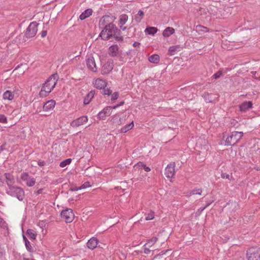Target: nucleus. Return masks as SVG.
<instances>
[{"label":"nucleus","instance_id":"8fccbe9b","mask_svg":"<svg viewBox=\"0 0 260 260\" xmlns=\"http://www.w3.org/2000/svg\"><path fill=\"white\" fill-rule=\"evenodd\" d=\"M160 255H156L154 258H153V260H154L156 258H159L160 257Z\"/></svg>","mask_w":260,"mask_h":260},{"label":"nucleus","instance_id":"864d4df0","mask_svg":"<svg viewBox=\"0 0 260 260\" xmlns=\"http://www.w3.org/2000/svg\"><path fill=\"white\" fill-rule=\"evenodd\" d=\"M124 102H121L120 103V104H119V105H119V106H121V105H123V104H124Z\"/></svg>","mask_w":260,"mask_h":260},{"label":"nucleus","instance_id":"2f4dec72","mask_svg":"<svg viewBox=\"0 0 260 260\" xmlns=\"http://www.w3.org/2000/svg\"><path fill=\"white\" fill-rule=\"evenodd\" d=\"M157 238L155 237H152L145 245V246L151 248L157 242Z\"/></svg>","mask_w":260,"mask_h":260},{"label":"nucleus","instance_id":"1a4fd4ad","mask_svg":"<svg viewBox=\"0 0 260 260\" xmlns=\"http://www.w3.org/2000/svg\"><path fill=\"white\" fill-rule=\"evenodd\" d=\"M38 23L37 22H31L28 26L25 35L27 38H32L34 37L38 31Z\"/></svg>","mask_w":260,"mask_h":260},{"label":"nucleus","instance_id":"37998d69","mask_svg":"<svg viewBox=\"0 0 260 260\" xmlns=\"http://www.w3.org/2000/svg\"><path fill=\"white\" fill-rule=\"evenodd\" d=\"M6 222L5 221L0 217V227L1 228H5L6 226Z\"/></svg>","mask_w":260,"mask_h":260},{"label":"nucleus","instance_id":"7c9ffc66","mask_svg":"<svg viewBox=\"0 0 260 260\" xmlns=\"http://www.w3.org/2000/svg\"><path fill=\"white\" fill-rule=\"evenodd\" d=\"M26 234L30 239L35 240L37 236L36 232L32 229H28L27 230Z\"/></svg>","mask_w":260,"mask_h":260},{"label":"nucleus","instance_id":"c9c22d12","mask_svg":"<svg viewBox=\"0 0 260 260\" xmlns=\"http://www.w3.org/2000/svg\"><path fill=\"white\" fill-rule=\"evenodd\" d=\"M196 30L198 31L207 32L208 31V29L202 25H197L196 26Z\"/></svg>","mask_w":260,"mask_h":260},{"label":"nucleus","instance_id":"e433bc0d","mask_svg":"<svg viewBox=\"0 0 260 260\" xmlns=\"http://www.w3.org/2000/svg\"><path fill=\"white\" fill-rule=\"evenodd\" d=\"M202 193V189L201 188L194 189L190 192V194H192V195H194V194L201 195Z\"/></svg>","mask_w":260,"mask_h":260},{"label":"nucleus","instance_id":"6e6552de","mask_svg":"<svg viewBox=\"0 0 260 260\" xmlns=\"http://www.w3.org/2000/svg\"><path fill=\"white\" fill-rule=\"evenodd\" d=\"M119 107V105L114 106H108L104 108L98 114V118L101 120H105L106 117L110 116L113 109H115Z\"/></svg>","mask_w":260,"mask_h":260},{"label":"nucleus","instance_id":"9b49d317","mask_svg":"<svg viewBox=\"0 0 260 260\" xmlns=\"http://www.w3.org/2000/svg\"><path fill=\"white\" fill-rule=\"evenodd\" d=\"M61 218L67 223L73 221L75 218L74 214L71 209H67L61 213Z\"/></svg>","mask_w":260,"mask_h":260},{"label":"nucleus","instance_id":"603ef678","mask_svg":"<svg viewBox=\"0 0 260 260\" xmlns=\"http://www.w3.org/2000/svg\"><path fill=\"white\" fill-rule=\"evenodd\" d=\"M23 260H35V259H29V258H25V257H24V258H23Z\"/></svg>","mask_w":260,"mask_h":260},{"label":"nucleus","instance_id":"473e14b6","mask_svg":"<svg viewBox=\"0 0 260 260\" xmlns=\"http://www.w3.org/2000/svg\"><path fill=\"white\" fill-rule=\"evenodd\" d=\"M143 16L144 12L140 10L139 11L138 14L136 15L135 19L137 22H140L143 18Z\"/></svg>","mask_w":260,"mask_h":260},{"label":"nucleus","instance_id":"4be33fe9","mask_svg":"<svg viewBox=\"0 0 260 260\" xmlns=\"http://www.w3.org/2000/svg\"><path fill=\"white\" fill-rule=\"evenodd\" d=\"M14 94L13 92L10 90L6 91L3 96V98L4 100L12 101L14 99Z\"/></svg>","mask_w":260,"mask_h":260},{"label":"nucleus","instance_id":"423d86ee","mask_svg":"<svg viewBox=\"0 0 260 260\" xmlns=\"http://www.w3.org/2000/svg\"><path fill=\"white\" fill-rule=\"evenodd\" d=\"M9 193L12 196L16 197L20 201L23 200L24 196L23 190L16 186L9 187Z\"/></svg>","mask_w":260,"mask_h":260},{"label":"nucleus","instance_id":"ea45409f","mask_svg":"<svg viewBox=\"0 0 260 260\" xmlns=\"http://www.w3.org/2000/svg\"><path fill=\"white\" fill-rule=\"evenodd\" d=\"M140 165L143 167V168L144 169V170L146 171V172H149L150 171V168L148 167H147L145 165L142 164H140V163H138L137 165L135 166V167L137 166H140Z\"/></svg>","mask_w":260,"mask_h":260},{"label":"nucleus","instance_id":"cd10ccee","mask_svg":"<svg viewBox=\"0 0 260 260\" xmlns=\"http://www.w3.org/2000/svg\"><path fill=\"white\" fill-rule=\"evenodd\" d=\"M158 29L155 27H148L145 32L148 35H154L157 32Z\"/></svg>","mask_w":260,"mask_h":260},{"label":"nucleus","instance_id":"f3484780","mask_svg":"<svg viewBox=\"0 0 260 260\" xmlns=\"http://www.w3.org/2000/svg\"><path fill=\"white\" fill-rule=\"evenodd\" d=\"M252 103L251 102H244L239 106L240 111L241 112H246L252 108Z\"/></svg>","mask_w":260,"mask_h":260},{"label":"nucleus","instance_id":"a211bd4d","mask_svg":"<svg viewBox=\"0 0 260 260\" xmlns=\"http://www.w3.org/2000/svg\"><path fill=\"white\" fill-rule=\"evenodd\" d=\"M55 105L54 100H50L45 103L43 106V110L46 112L50 111L53 109Z\"/></svg>","mask_w":260,"mask_h":260},{"label":"nucleus","instance_id":"a878e982","mask_svg":"<svg viewBox=\"0 0 260 260\" xmlns=\"http://www.w3.org/2000/svg\"><path fill=\"white\" fill-rule=\"evenodd\" d=\"M175 29L173 27H168L163 31L162 35L165 37H169L174 34Z\"/></svg>","mask_w":260,"mask_h":260},{"label":"nucleus","instance_id":"2eb2a0df","mask_svg":"<svg viewBox=\"0 0 260 260\" xmlns=\"http://www.w3.org/2000/svg\"><path fill=\"white\" fill-rule=\"evenodd\" d=\"M86 65L87 68L93 72L97 71V67L95 64V59L93 57L88 56L86 59Z\"/></svg>","mask_w":260,"mask_h":260},{"label":"nucleus","instance_id":"dca6fc26","mask_svg":"<svg viewBox=\"0 0 260 260\" xmlns=\"http://www.w3.org/2000/svg\"><path fill=\"white\" fill-rule=\"evenodd\" d=\"M88 121V117L86 116H81L73 120L71 125L73 127H78L86 123Z\"/></svg>","mask_w":260,"mask_h":260},{"label":"nucleus","instance_id":"0eeeda50","mask_svg":"<svg viewBox=\"0 0 260 260\" xmlns=\"http://www.w3.org/2000/svg\"><path fill=\"white\" fill-rule=\"evenodd\" d=\"M248 260H260V248L258 247H251L247 252Z\"/></svg>","mask_w":260,"mask_h":260},{"label":"nucleus","instance_id":"ddd939ff","mask_svg":"<svg viewBox=\"0 0 260 260\" xmlns=\"http://www.w3.org/2000/svg\"><path fill=\"white\" fill-rule=\"evenodd\" d=\"M20 178L22 181H25V184L28 186H32L36 183L35 178L29 176L27 173L25 172L20 175Z\"/></svg>","mask_w":260,"mask_h":260},{"label":"nucleus","instance_id":"4468645a","mask_svg":"<svg viewBox=\"0 0 260 260\" xmlns=\"http://www.w3.org/2000/svg\"><path fill=\"white\" fill-rule=\"evenodd\" d=\"M113 61L109 60L103 65L101 72L103 75H106L110 73L113 69Z\"/></svg>","mask_w":260,"mask_h":260},{"label":"nucleus","instance_id":"aec40b11","mask_svg":"<svg viewBox=\"0 0 260 260\" xmlns=\"http://www.w3.org/2000/svg\"><path fill=\"white\" fill-rule=\"evenodd\" d=\"M127 20L128 16L126 14L121 15L119 17V22L118 25L123 30L126 29V27H123V25L126 23V22L127 21Z\"/></svg>","mask_w":260,"mask_h":260},{"label":"nucleus","instance_id":"de8ad7c7","mask_svg":"<svg viewBox=\"0 0 260 260\" xmlns=\"http://www.w3.org/2000/svg\"><path fill=\"white\" fill-rule=\"evenodd\" d=\"M3 177L2 176L0 175V185H3Z\"/></svg>","mask_w":260,"mask_h":260},{"label":"nucleus","instance_id":"79ce46f5","mask_svg":"<svg viewBox=\"0 0 260 260\" xmlns=\"http://www.w3.org/2000/svg\"><path fill=\"white\" fill-rule=\"evenodd\" d=\"M91 185L89 184V182H85L83 184H82L80 187V189H85L86 188H87V187H90Z\"/></svg>","mask_w":260,"mask_h":260},{"label":"nucleus","instance_id":"b1692460","mask_svg":"<svg viewBox=\"0 0 260 260\" xmlns=\"http://www.w3.org/2000/svg\"><path fill=\"white\" fill-rule=\"evenodd\" d=\"M134 121H132L129 124H127V125L124 126L123 127H122L120 129V132L121 133H125L127 132H128V131L133 129L134 128Z\"/></svg>","mask_w":260,"mask_h":260},{"label":"nucleus","instance_id":"39448f33","mask_svg":"<svg viewBox=\"0 0 260 260\" xmlns=\"http://www.w3.org/2000/svg\"><path fill=\"white\" fill-rule=\"evenodd\" d=\"M115 25L105 27L100 33V36L103 40H107L115 34Z\"/></svg>","mask_w":260,"mask_h":260},{"label":"nucleus","instance_id":"72a5a7b5","mask_svg":"<svg viewBox=\"0 0 260 260\" xmlns=\"http://www.w3.org/2000/svg\"><path fill=\"white\" fill-rule=\"evenodd\" d=\"M71 161L72 159L71 158L66 159L60 163L59 166L61 168H64L66 166L70 164Z\"/></svg>","mask_w":260,"mask_h":260},{"label":"nucleus","instance_id":"4c0bfd02","mask_svg":"<svg viewBox=\"0 0 260 260\" xmlns=\"http://www.w3.org/2000/svg\"><path fill=\"white\" fill-rule=\"evenodd\" d=\"M111 100L114 101L118 98L119 94L118 92H115L113 94L111 93Z\"/></svg>","mask_w":260,"mask_h":260},{"label":"nucleus","instance_id":"58836bf2","mask_svg":"<svg viewBox=\"0 0 260 260\" xmlns=\"http://www.w3.org/2000/svg\"><path fill=\"white\" fill-rule=\"evenodd\" d=\"M7 122V117L4 115H0V123H6Z\"/></svg>","mask_w":260,"mask_h":260},{"label":"nucleus","instance_id":"c03bdc74","mask_svg":"<svg viewBox=\"0 0 260 260\" xmlns=\"http://www.w3.org/2000/svg\"><path fill=\"white\" fill-rule=\"evenodd\" d=\"M222 75V72L221 71H218L216 73H215L213 76H214V78L215 79H217L219 78Z\"/></svg>","mask_w":260,"mask_h":260},{"label":"nucleus","instance_id":"f704fd0d","mask_svg":"<svg viewBox=\"0 0 260 260\" xmlns=\"http://www.w3.org/2000/svg\"><path fill=\"white\" fill-rule=\"evenodd\" d=\"M154 218V213L152 211H150L149 213L146 215L145 219L146 220H152Z\"/></svg>","mask_w":260,"mask_h":260},{"label":"nucleus","instance_id":"c85d7f7f","mask_svg":"<svg viewBox=\"0 0 260 260\" xmlns=\"http://www.w3.org/2000/svg\"><path fill=\"white\" fill-rule=\"evenodd\" d=\"M23 238L25 242V247L27 251L29 252H32L34 250V248L30 244V243L28 241V240L24 236H23Z\"/></svg>","mask_w":260,"mask_h":260},{"label":"nucleus","instance_id":"f8f14e48","mask_svg":"<svg viewBox=\"0 0 260 260\" xmlns=\"http://www.w3.org/2000/svg\"><path fill=\"white\" fill-rule=\"evenodd\" d=\"M176 165L175 162L168 164L165 170V175L168 178H172L175 176Z\"/></svg>","mask_w":260,"mask_h":260},{"label":"nucleus","instance_id":"7ed1b4c3","mask_svg":"<svg viewBox=\"0 0 260 260\" xmlns=\"http://www.w3.org/2000/svg\"><path fill=\"white\" fill-rule=\"evenodd\" d=\"M93 86L99 89H103V94L104 95H110L112 91L110 88H106L108 83L104 79L99 78L94 79L92 82Z\"/></svg>","mask_w":260,"mask_h":260},{"label":"nucleus","instance_id":"c756f323","mask_svg":"<svg viewBox=\"0 0 260 260\" xmlns=\"http://www.w3.org/2000/svg\"><path fill=\"white\" fill-rule=\"evenodd\" d=\"M94 96V92L90 91L89 93H88V94L86 96L84 100V104H88L90 103L91 99L93 98Z\"/></svg>","mask_w":260,"mask_h":260},{"label":"nucleus","instance_id":"6ab92c4d","mask_svg":"<svg viewBox=\"0 0 260 260\" xmlns=\"http://www.w3.org/2000/svg\"><path fill=\"white\" fill-rule=\"evenodd\" d=\"M119 47L117 45H113L109 48V54L111 56H116L118 54Z\"/></svg>","mask_w":260,"mask_h":260},{"label":"nucleus","instance_id":"20e7f679","mask_svg":"<svg viewBox=\"0 0 260 260\" xmlns=\"http://www.w3.org/2000/svg\"><path fill=\"white\" fill-rule=\"evenodd\" d=\"M197 146L200 149L198 151V154L205 158L207 155V151L209 149L207 141L206 140L200 139L197 142Z\"/></svg>","mask_w":260,"mask_h":260},{"label":"nucleus","instance_id":"bb28decb","mask_svg":"<svg viewBox=\"0 0 260 260\" xmlns=\"http://www.w3.org/2000/svg\"><path fill=\"white\" fill-rule=\"evenodd\" d=\"M92 13V10L91 9L86 10L80 15V19L84 20L91 15Z\"/></svg>","mask_w":260,"mask_h":260},{"label":"nucleus","instance_id":"49530a36","mask_svg":"<svg viewBox=\"0 0 260 260\" xmlns=\"http://www.w3.org/2000/svg\"><path fill=\"white\" fill-rule=\"evenodd\" d=\"M140 45V43L137 42H135V43H134L133 46L134 47H139Z\"/></svg>","mask_w":260,"mask_h":260},{"label":"nucleus","instance_id":"a18cd8bd","mask_svg":"<svg viewBox=\"0 0 260 260\" xmlns=\"http://www.w3.org/2000/svg\"><path fill=\"white\" fill-rule=\"evenodd\" d=\"M47 32L46 30H44V31H42V32H41V37L42 38L45 37L47 35Z\"/></svg>","mask_w":260,"mask_h":260},{"label":"nucleus","instance_id":"09e8293b","mask_svg":"<svg viewBox=\"0 0 260 260\" xmlns=\"http://www.w3.org/2000/svg\"><path fill=\"white\" fill-rule=\"evenodd\" d=\"M43 192V189H39L37 191V194H41Z\"/></svg>","mask_w":260,"mask_h":260},{"label":"nucleus","instance_id":"3c124183","mask_svg":"<svg viewBox=\"0 0 260 260\" xmlns=\"http://www.w3.org/2000/svg\"><path fill=\"white\" fill-rule=\"evenodd\" d=\"M38 165L39 166H43L44 165V162H39L38 163Z\"/></svg>","mask_w":260,"mask_h":260},{"label":"nucleus","instance_id":"412c9836","mask_svg":"<svg viewBox=\"0 0 260 260\" xmlns=\"http://www.w3.org/2000/svg\"><path fill=\"white\" fill-rule=\"evenodd\" d=\"M98 244V240L96 238L93 237L88 240L87 243V247L90 249H93L96 247Z\"/></svg>","mask_w":260,"mask_h":260},{"label":"nucleus","instance_id":"5701e85b","mask_svg":"<svg viewBox=\"0 0 260 260\" xmlns=\"http://www.w3.org/2000/svg\"><path fill=\"white\" fill-rule=\"evenodd\" d=\"M4 175L6 179V182L7 185L9 187L13 186L12 185L14 182L13 176L9 173H5Z\"/></svg>","mask_w":260,"mask_h":260},{"label":"nucleus","instance_id":"a19ab883","mask_svg":"<svg viewBox=\"0 0 260 260\" xmlns=\"http://www.w3.org/2000/svg\"><path fill=\"white\" fill-rule=\"evenodd\" d=\"M150 247H148L147 246H145V245H144V252L145 253V254H150L151 251V250L150 249Z\"/></svg>","mask_w":260,"mask_h":260},{"label":"nucleus","instance_id":"393cba45","mask_svg":"<svg viewBox=\"0 0 260 260\" xmlns=\"http://www.w3.org/2000/svg\"><path fill=\"white\" fill-rule=\"evenodd\" d=\"M148 60L151 63L157 64L160 61V56L158 54H154L150 56Z\"/></svg>","mask_w":260,"mask_h":260},{"label":"nucleus","instance_id":"9d476101","mask_svg":"<svg viewBox=\"0 0 260 260\" xmlns=\"http://www.w3.org/2000/svg\"><path fill=\"white\" fill-rule=\"evenodd\" d=\"M115 17L112 16L105 15L101 18L99 21L100 27H107L109 25H114L113 23Z\"/></svg>","mask_w":260,"mask_h":260},{"label":"nucleus","instance_id":"f03ea898","mask_svg":"<svg viewBox=\"0 0 260 260\" xmlns=\"http://www.w3.org/2000/svg\"><path fill=\"white\" fill-rule=\"evenodd\" d=\"M243 136V133L242 132L234 131L228 135L223 136V140H224L225 146L234 145L237 143Z\"/></svg>","mask_w":260,"mask_h":260},{"label":"nucleus","instance_id":"f257e3e1","mask_svg":"<svg viewBox=\"0 0 260 260\" xmlns=\"http://www.w3.org/2000/svg\"><path fill=\"white\" fill-rule=\"evenodd\" d=\"M57 80V75H52L44 84L40 92L41 96H46L55 87Z\"/></svg>","mask_w":260,"mask_h":260}]
</instances>
